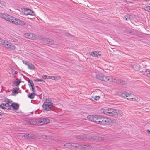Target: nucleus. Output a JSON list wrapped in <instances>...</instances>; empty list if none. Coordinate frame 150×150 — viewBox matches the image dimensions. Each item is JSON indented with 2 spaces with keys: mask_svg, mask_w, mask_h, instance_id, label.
Listing matches in <instances>:
<instances>
[{
  "mask_svg": "<svg viewBox=\"0 0 150 150\" xmlns=\"http://www.w3.org/2000/svg\"><path fill=\"white\" fill-rule=\"evenodd\" d=\"M87 118L90 120L100 125H108L111 122L110 119L101 115H89L87 116Z\"/></svg>",
  "mask_w": 150,
  "mask_h": 150,
  "instance_id": "1",
  "label": "nucleus"
},
{
  "mask_svg": "<svg viewBox=\"0 0 150 150\" xmlns=\"http://www.w3.org/2000/svg\"><path fill=\"white\" fill-rule=\"evenodd\" d=\"M120 96L129 101L138 102L139 100L138 97L133 94L125 92L122 93Z\"/></svg>",
  "mask_w": 150,
  "mask_h": 150,
  "instance_id": "2",
  "label": "nucleus"
},
{
  "mask_svg": "<svg viewBox=\"0 0 150 150\" xmlns=\"http://www.w3.org/2000/svg\"><path fill=\"white\" fill-rule=\"evenodd\" d=\"M96 78L100 80L107 82L109 81L111 82H115L116 79L112 76H106L103 75L97 74L96 75Z\"/></svg>",
  "mask_w": 150,
  "mask_h": 150,
  "instance_id": "3",
  "label": "nucleus"
},
{
  "mask_svg": "<svg viewBox=\"0 0 150 150\" xmlns=\"http://www.w3.org/2000/svg\"><path fill=\"white\" fill-rule=\"evenodd\" d=\"M1 45L4 47L11 50H13L16 49V47L14 45L7 40L3 41Z\"/></svg>",
  "mask_w": 150,
  "mask_h": 150,
  "instance_id": "4",
  "label": "nucleus"
},
{
  "mask_svg": "<svg viewBox=\"0 0 150 150\" xmlns=\"http://www.w3.org/2000/svg\"><path fill=\"white\" fill-rule=\"evenodd\" d=\"M42 106L44 110L50 111L53 106L52 103L50 100L46 99L45 100Z\"/></svg>",
  "mask_w": 150,
  "mask_h": 150,
  "instance_id": "5",
  "label": "nucleus"
},
{
  "mask_svg": "<svg viewBox=\"0 0 150 150\" xmlns=\"http://www.w3.org/2000/svg\"><path fill=\"white\" fill-rule=\"evenodd\" d=\"M40 39L46 44L53 45L54 43V41L52 39L44 37L42 36H40Z\"/></svg>",
  "mask_w": 150,
  "mask_h": 150,
  "instance_id": "6",
  "label": "nucleus"
},
{
  "mask_svg": "<svg viewBox=\"0 0 150 150\" xmlns=\"http://www.w3.org/2000/svg\"><path fill=\"white\" fill-rule=\"evenodd\" d=\"M122 114V112L121 110L112 108L110 116L119 117Z\"/></svg>",
  "mask_w": 150,
  "mask_h": 150,
  "instance_id": "7",
  "label": "nucleus"
},
{
  "mask_svg": "<svg viewBox=\"0 0 150 150\" xmlns=\"http://www.w3.org/2000/svg\"><path fill=\"white\" fill-rule=\"evenodd\" d=\"M11 102L8 100L6 102L3 103L0 105V108L2 109L9 110L11 108Z\"/></svg>",
  "mask_w": 150,
  "mask_h": 150,
  "instance_id": "8",
  "label": "nucleus"
},
{
  "mask_svg": "<svg viewBox=\"0 0 150 150\" xmlns=\"http://www.w3.org/2000/svg\"><path fill=\"white\" fill-rule=\"evenodd\" d=\"M24 36L28 39L32 40H35L37 39V37L36 35L32 33H27L24 34Z\"/></svg>",
  "mask_w": 150,
  "mask_h": 150,
  "instance_id": "9",
  "label": "nucleus"
},
{
  "mask_svg": "<svg viewBox=\"0 0 150 150\" xmlns=\"http://www.w3.org/2000/svg\"><path fill=\"white\" fill-rule=\"evenodd\" d=\"M13 20L12 21V23L15 25H23L25 24L24 21L20 19L16 18L14 17Z\"/></svg>",
  "mask_w": 150,
  "mask_h": 150,
  "instance_id": "10",
  "label": "nucleus"
},
{
  "mask_svg": "<svg viewBox=\"0 0 150 150\" xmlns=\"http://www.w3.org/2000/svg\"><path fill=\"white\" fill-rule=\"evenodd\" d=\"M91 146L89 144H79V149H80L87 150L91 149Z\"/></svg>",
  "mask_w": 150,
  "mask_h": 150,
  "instance_id": "11",
  "label": "nucleus"
},
{
  "mask_svg": "<svg viewBox=\"0 0 150 150\" xmlns=\"http://www.w3.org/2000/svg\"><path fill=\"white\" fill-rule=\"evenodd\" d=\"M24 13L26 15H30L34 16H35V13L30 9L25 8L24 9Z\"/></svg>",
  "mask_w": 150,
  "mask_h": 150,
  "instance_id": "12",
  "label": "nucleus"
},
{
  "mask_svg": "<svg viewBox=\"0 0 150 150\" xmlns=\"http://www.w3.org/2000/svg\"><path fill=\"white\" fill-rule=\"evenodd\" d=\"M112 109V108L102 109L101 110L104 114L110 116Z\"/></svg>",
  "mask_w": 150,
  "mask_h": 150,
  "instance_id": "13",
  "label": "nucleus"
},
{
  "mask_svg": "<svg viewBox=\"0 0 150 150\" xmlns=\"http://www.w3.org/2000/svg\"><path fill=\"white\" fill-rule=\"evenodd\" d=\"M10 105L11 107L14 110H17L19 108V105L18 103H12L11 102Z\"/></svg>",
  "mask_w": 150,
  "mask_h": 150,
  "instance_id": "14",
  "label": "nucleus"
},
{
  "mask_svg": "<svg viewBox=\"0 0 150 150\" xmlns=\"http://www.w3.org/2000/svg\"><path fill=\"white\" fill-rule=\"evenodd\" d=\"M43 118H37V125H40L44 124Z\"/></svg>",
  "mask_w": 150,
  "mask_h": 150,
  "instance_id": "15",
  "label": "nucleus"
},
{
  "mask_svg": "<svg viewBox=\"0 0 150 150\" xmlns=\"http://www.w3.org/2000/svg\"><path fill=\"white\" fill-rule=\"evenodd\" d=\"M100 52L94 51V52H89V54L90 55L95 57H98V54Z\"/></svg>",
  "mask_w": 150,
  "mask_h": 150,
  "instance_id": "16",
  "label": "nucleus"
},
{
  "mask_svg": "<svg viewBox=\"0 0 150 150\" xmlns=\"http://www.w3.org/2000/svg\"><path fill=\"white\" fill-rule=\"evenodd\" d=\"M30 123L31 124L37 125V119L33 118L31 119L30 121Z\"/></svg>",
  "mask_w": 150,
  "mask_h": 150,
  "instance_id": "17",
  "label": "nucleus"
},
{
  "mask_svg": "<svg viewBox=\"0 0 150 150\" xmlns=\"http://www.w3.org/2000/svg\"><path fill=\"white\" fill-rule=\"evenodd\" d=\"M6 20L10 21L11 22L13 20V19L14 18V17L10 15H8L7 16Z\"/></svg>",
  "mask_w": 150,
  "mask_h": 150,
  "instance_id": "18",
  "label": "nucleus"
},
{
  "mask_svg": "<svg viewBox=\"0 0 150 150\" xmlns=\"http://www.w3.org/2000/svg\"><path fill=\"white\" fill-rule=\"evenodd\" d=\"M100 96H95L91 97L92 100L95 101H98L100 98Z\"/></svg>",
  "mask_w": 150,
  "mask_h": 150,
  "instance_id": "19",
  "label": "nucleus"
},
{
  "mask_svg": "<svg viewBox=\"0 0 150 150\" xmlns=\"http://www.w3.org/2000/svg\"><path fill=\"white\" fill-rule=\"evenodd\" d=\"M43 120L44 124L48 123L50 122V119L47 118H43Z\"/></svg>",
  "mask_w": 150,
  "mask_h": 150,
  "instance_id": "20",
  "label": "nucleus"
},
{
  "mask_svg": "<svg viewBox=\"0 0 150 150\" xmlns=\"http://www.w3.org/2000/svg\"><path fill=\"white\" fill-rule=\"evenodd\" d=\"M7 16H8V15H6L5 14L2 13H0V17L1 18L5 19V20L6 19Z\"/></svg>",
  "mask_w": 150,
  "mask_h": 150,
  "instance_id": "21",
  "label": "nucleus"
},
{
  "mask_svg": "<svg viewBox=\"0 0 150 150\" xmlns=\"http://www.w3.org/2000/svg\"><path fill=\"white\" fill-rule=\"evenodd\" d=\"M145 71L146 75L148 77L150 78V70L149 69H146Z\"/></svg>",
  "mask_w": 150,
  "mask_h": 150,
  "instance_id": "22",
  "label": "nucleus"
},
{
  "mask_svg": "<svg viewBox=\"0 0 150 150\" xmlns=\"http://www.w3.org/2000/svg\"><path fill=\"white\" fill-rule=\"evenodd\" d=\"M117 83L118 84L122 85H124L125 83V82L123 80L120 79L117 80Z\"/></svg>",
  "mask_w": 150,
  "mask_h": 150,
  "instance_id": "23",
  "label": "nucleus"
},
{
  "mask_svg": "<svg viewBox=\"0 0 150 150\" xmlns=\"http://www.w3.org/2000/svg\"><path fill=\"white\" fill-rule=\"evenodd\" d=\"M71 145L72 147H73L75 148H78L79 149V144L76 143H71Z\"/></svg>",
  "mask_w": 150,
  "mask_h": 150,
  "instance_id": "24",
  "label": "nucleus"
},
{
  "mask_svg": "<svg viewBox=\"0 0 150 150\" xmlns=\"http://www.w3.org/2000/svg\"><path fill=\"white\" fill-rule=\"evenodd\" d=\"M34 93H29L28 94V96L30 98L33 99L34 98Z\"/></svg>",
  "mask_w": 150,
  "mask_h": 150,
  "instance_id": "25",
  "label": "nucleus"
},
{
  "mask_svg": "<svg viewBox=\"0 0 150 150\" xmlns=\"http://www.w3.org/2000/svg\"><path fill=\"white\" fill-rule=\"evenodd\" d=\"M52 77L53 78L52 80H59L61 79V77L59 76H53Z\"/></svg>",
  "mask_w": 150,
  "mask_h": 150,
  "instance_id": "26",
  "label": "nucleus"
},
{
  "mask_svg": "<svg viewBox=\"0 0 150 150\" xmlns=\"http://www.w3.org/2000/svg\"><path fill=\"white\" fill-rule=\"evenodd\" d=\"M65 146L66 147L68 148H71L72 147L71 143H66L65 145Z\"/></svg>",
  "mask_w": 150,
  "mask_h": 150,
  "instance_id": "27",
  "label": "nucleus"
},
{
  "mask_svg": "<svg viewBox=\"0 0 150 150\" xmlns=\"http://www.w3.org/2000/svg\"><path fill=\"white\" fill-rule=\"evenodd\" d=\"M18 88H16L14 89L12 92V94L13 95H14V94H17L18 93Z\"/></svg>",
  "mask_w": 150,
  "mask_h": 150,
  "instance_id": "28",
  "label": "nucleus"
},
{
  "mask_svg": "<svg viewBox=\"0 0 150 150\" xmlns=\"http://www.w3.org/2000/svg\"><path fill=\"white\" fill-rule=\"evenodd\" d=\"M29 83H30V85L31 87L32 91L33 92L34 90V85L33 83V82H32V81H31V82H30Z\"/></svg>",
  "mask_w": 150,
  "mask_h": 150,
  "instance_id": "29",
  "label": "nucleus"
},
{
  "mask_svg": "<svg viewBox=\"0 0 150 150\" xmlns=\"http://www.w3.org/2000/svg\"><path fill=\"white\" fill-rule=\"evenodd\" d=\"M36 137L33 134H29V139H33L36 138Z\"/></svg>",
  "mask_w": 150,
  "mask_h": 150,
  "instance_id": "30",
  "label": "nucleus"
},
{
  "mask_svg": "<svg viewBox=\"0 0 150 150\" xmlns=\"http://www.w3.org/2000/svg\"><path fill=\"white\" fill-rule=\"evenodd\" d=\"M20 81L18 79H16L15 81V83L16 85H18L20 83Z\"/></svg>",
  "mask_w": 150,
  "mask_h": 150,
  "instance_id": "31",
  "label": "nucleus"
},
{
  "mask_svg": "<svg viewBox=\"0 0 150 150\" xmlns=\"http://www.w3.org/2000/svg\"><path fill=\"white\" fill-rule=\"evenodd\" d=\"M23 63L25 65H27V66H30V64L29 63L26 61H23Z\"/></svg>",
  "mask_w": 150,
  "mask_h": 150,
  "instance_id": "32",
  "label": "nucleus"
},
{
  "mask_svg": "<svg viewBox=\"0 0 150 150\" xmlns=\"http://www.w3.org/2000/svg\"><path fill=\"white\" fill-rule=\"evenodd\" d=\"M35 81H37V82H39V81H41L42 82H43V83H45V82L42 79H36Z\"/></svg>",
  "mask_w": 150,
  "mask_h": 150,
  "instance_id": "33",
  "label": "nucleus"
},
{
  "mask_svg": "<svg viewBox=\"0 0 150 150\" xmlns=\"http://www.w3.org/2000/svg\"><path fill=\"white\" fill-rule=\"evenodd\" d=\"M144 9L150 12V6H147L144 8Z\"/></svg>",
  "mask_w": 150,
  "mask_h": 150,
  "instance_id": "34",
  "label": "nucleus"
},
{
  "mask_svg": "<svg viewBox=\"0 0 150 150\" xmlns=\"http://www.w3.org/2000/svg\"><path fill=\"white\" fill-rule=\"evenodd\" d=\"M130 15H125V19L126 20H127L130 17Z\"/></svg>",
  "mask_w": 150,
  "mask_h": 150,
  "instance_id": "35",
  "label": "nucleus"
},
{
  "mask_svg": "<svg viewBox=\"0 0 150 150\" xmlns=\"http://www.w3.org/2000/svg\"><path fill=\"white\" fill-rule=\"evenodd\" d=\"M23 137L25 139H29V134H25L23 135Z\"/></svg>",
  "mask_w": 150,
  "mask_h": 150,
  "instance_id": "36",
  "label": "nucleus"
},
{
  "mask_svg": "<svg viewBox=\"0 0 150 150\" xmlns=\"http://www.w3.org/2000/svg\"><path fill=\"white\" fill-rule=\"evenodd\" d=\"M5 3L3 1H0V6H5Z\"/></svg>",
  "mask_w": 150,
  "mask_h": 150,
  "instance_id": "37",
  "label": "nucleus"
},
{
  "mask_svg": "<svg viewBox=\"0 0 150 150\" xmlns=\"http://www.w3.org/2000/svg\"><path fill=\"white\" fill-rule=\"evenodd\" d=\"M28 68L30 70H33L35 68L34 66H28Z\"/></svg>",
  "mask_w": 150,
  "mask_h": 150,
  "instance_id": "38",
  "label": "nucleus"
},
{
  "mask_svg": "<svg viewBox=\"0 0 150 150\" xmlns=\"http://www.w3.org/2000/svg\"><path fill=\"white\" fill-rule=\"evenodd\" d=\"M48 76L46 75H44L42 76V78L44 79H47V78L48 77Z\"/></svg>",
  "mask_w": 150,
  "mask_h": 150,
  "instance_id": "39",
  "label": "nucleus"
},
{
  "mask_svg": "<svg viewBox=\"0 0 150 150\" xmlns=\"http://www.w3.org/2000/svg\"><path fill=\"white\" fill-rule=\"evenodd\" d=\"M95 92L96 93H97L98 94H100L102 93L101 91L100 90H96V91H95Z\"/></svg>",
  "mask_w": 150,
  "mask_h": 150,
  "instance_id": "40",
  "label": "nucleus"
},
{
  "mask_svg": "<svg viewBox=\"0 0 150 150\" xmlns=\"http://www.w3.org/2000/svg\"><path fill=\"white\" fill-rule=\"evenodd\" d=\"M52 77H53V76H48V77L47 78V79H52H52H53V78Z\"/></svg>",
  "mask_w": 150,
  "mask_h": 150,
  "instance_id": "41",
  "label": "nucleus"
},
{
  "mask_svg": "<svg viewBox=\"0 0 150 150\" xmlns=\"http://www.w3.org/2000/svg\"><path fill=\"white\" fill-rule=\"evenodd\" d=\"M86 137L85 135L82 136V139H86Z\"/></svg>",
  "mask_w": 150,
  "mask_h": 150,
  "instance_id": "42",
  "label": "nucleus"
},
{
  "mask_svg": "<svg viewBox=\"0 0 150 150\" xmlns=\"http://www.w3.org/2000/svg\"><path fill=\"white\" fill-rule=\"evenodd\" d=\"M4 40L1 39L0 38V44H1V43L2 42V41H4Z\"/></svg>",
  "mask_w": 150,
  "mask_h": 150,
  "instance_id": "43",
  "label": "nucleus"
},
{
  "mask_svg": "<svg viewBox=\"0 0 150 150\" xmlns=\"http://www.w3.org/2000/svg\"><path fill=\"white\" fill-rule=\"evenodd\" d=\"M146 131L148 133V134H150V130H147Z\"/></svg>",
  "mask_w": 150,
  "mask_h": 150,
  "instance_id": "44",
  "label": "nucleus"
},
{
  "mask_svg": "<svg viewBox=\"0 0 150 150\" xmlns=\"http://www.w3.org/2000/svg\"><path fill=\"white\" fill-rule=\"evenodd\" d=\"M2 115L1 114L0 112V119L1 118Z\"/></svg>",
  "mask_w": 150,
  "mask_h": 150,
  "instance_id": "45",
  "label": "nucleus"
},
{
  "mask_svg": "<svg viewBox=\"0 0 150 150\" xmlns=\"http://www.w3.org/2000/svg\"><path fill=\"white\" fill-rule=\"evenodd\" d=\"M98 54V55L99 56H101V54H99V53Z\"/></svg>",
  "mask_w": 150,
  "mask_h": 150,
  "instance_id": "46",
  "label": "nucleus"
},
{
  "mask_svg": "<svg viewBox=\"0 0 150 150\" xmlns=\"http://www.w3.org/2000/svg\"><path fill=\"white\" fill-rule=\"evenodd\" d=\"M45 137H47L45 136Z\"/></svg>",
  "mask_w": 150,
  "mask_h": 150,
  "instance_id": "47",
  "label": "nucleus"
}]
</instances>
